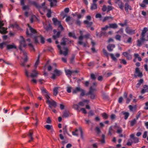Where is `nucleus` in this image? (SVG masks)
<instances>
[{"mask_svg":"<svg viewBox=\"0 0 148 148\" xmlns=\"http://www.w3.org/2000/svg\"><path fill=\"white\" fill-rule=\"evenodd\" d=\"M146 92H148V85H145L143 86V88L141 91V93L144 94Z\"/></svg>","mask_w":148,"mask_h":148,"instance_id":"obj_11","label":"nucleus"},{"mask_svg":"<svg viewBox=\"0 0 148 148\" xmlns=\"http://www.w3.org/2000/svg\"><path fill=\"white\" fill-rule=\"evenodd\" d=\"M6 45V42H3L0 43V48L2 49L4 47V46Z\"/></svg>","mask_w":148,"mask_h":148,"instance_id":"obj_49","label":"nucleus"},{"mask_svg":"<svg viewBox=\"0 0 148 148\" xmlns=\"http://www.w3.org/2000/svg\"><path fill=\"white\" fill-rule=\"evenodd\" d=\"M122 113H123V114L124 116V119L125 120H127L130 115L129 112H122Z\"/></svg>","mask_w":148,"mask_h":148,"instance_id":"obj_26","label":"nucleus"},{"mask_svg":"<svg viewBox=\"0 0 148 148\" xmlns=\"http://www.w3.org/2000/svg\"><path fill=\"white\" fill-rule=\"evenodd\" d=\"M62 40V41L60 42V45H62L65 46L66 44V41L65 40V38H63Z\"/></svg>","mask_w":148,"mask_h":148,"instance_id":"obj_37","label":"nucleus"},{"mask_svg":"<svg viewBox=\"0 0 148 148\" xmlns=\"http://www.w3.org/2000/svg\"><path fill=\"white\" fill-rule=\"evenodd\" d=\"M26 46V45L25 44V40H22L20 41V45L19 47V49L21 51H24L23 50L22 47H25Z\"/></svg>","mask_w":148,"mask_h":148,"instance_id":"obj_8","label":"nucleus"},{"mask_svg":"<svg viewBox=\"0 0 148 148\" xmlns=\"http://www.w3.org/2000/svg\"><path fill=\"white\" fill-rule=\"evenodd\" d=\"M109 28L114 29L117 28L118 27L116 23L109 24Z\"/></svg>","mask_w":148,"mask_h":148,"instance_id":"obj_20","label":"nucleus"},{"mask_svg":"<svg viewBox=\"0 0 148 148\" xmlns=\"http://www.w3.org/2000/svg\"><path fill=\"white\" fill-rule=\"evenodd\" d=\"M33 134V133L32 130H30L28 135V136L30 139L28 141L29 142H30L31 141H32L33 140V138L32 137Z\"/></svg>","mask_w":148,"mask_h":148,"instance_id":"obj_17","label":"nucleus"},{"mask_svg":"<svg viewBox=\"0 0 148 148\" xmlns=\"http://www.w3.org/2000/svg\"><path fill=\"white\" fill-rule=\"evenodd\" d=\"M46 103L49 105V110H50L52 109L53 106L54 108L56 107L57 106V103L54 100L51 99V100H48L46 101Z\"/></svg>","mask_w":148,"mask_h":148,"instance_id":"obj_1","label":"nucleus"},{"mask_svg":"<svg viewBox=\"0 0 148 148\" xmlns=\"http://www.w3.org/2000/svg\"><path fill=\"white\" fill-rule=\"evenodd\" d=\"M61 32L60 31H58L57 32L56 34L53 35L52 36L53 38L55 40H56L57 38H58L60 35Z\"/></svg>","mask_w":148,"mask_h":148,"instance_id":"obj_25","label":"nucleus"},{"mask_svg":"<svg viewBox=\"0 0 148 148\" xmlns=\"http://www.w3.org/2000/svg\"><path fill=\"white\" fill-rule=\"evenodd\" d=\"M83 40H78V44L80 45H83L84 47H86V44L83 41Z\"/></svg>","mask_w":148,"mask_h":148,"instance_id":"obj_31","label":"nucleus"},{"mask_svg":"<svg viewBox=\"0 0 148 148\" xmlns=\"http://www.w3.org/2000/svg\"><path fill=\"white\" fill-rule=\"evenodd\" d=\"M41 90L42 94L45 96V97L47 99V100H49V99L50 98V97L48 95V93L46 90L44 88H42L41 89Z\"/></svg>","mask_w":148,"mask_h":148,"instance_id":"obj_7","label":"nucleus"},{"mask_svg":"<svg viewBox=\"0 0 148 148\" xmlns=\"http://www.w3.org/2000/svg\"><path fill=\"white\" fill-rule=\"evenodd\" d=\"M28 45L29 46L30 48V50L31 51H35V49L34 48L33 45L31 43H29L28 44Z\"/></svg>","mask_w":148,"mask_h":148,"instance_id":"obj_35","label":"nucleus"},{"mask_svg":"<svg viewBox=\"0 0 148 148\" xmlns=\"http://www.w3.org/2000/svg\"><path fill=\"white\" fill-rule=\"evenodd\" d=\"M68 35L69 37H73L75 39H76L77 38V37L75 36V34L73 33L72 32H69V33Z\"/></svg>","mask_w":148,"mask_h":148,"instance_id":"obj_38","label":"nucleus"},{"mask_svg":"<svg viewBox=\"0 0 148 148\" xmlns=\"http://www.w3.org/2000/svg\"><path fill=\"white\" fill-rule=\"evenodd\" d=\"M106 32L104 31L103 32L101 31L100 32V34L99 35V37L100 38H101V37L103 36H105L106 34Z\"/></svg>","mask_w":148,"mask_h":148,"instance_id":"obj_50","label":"nucleus"},{"mask_svg":"<svg viewBox=\"0 0 148 148\" xmlns=\"http://www.w3.org/2000/svg\"><path fill=\"white\" fill-rule=\"evenodd\" d=\"M94 91L93 90V88L92 86H91L89 89V90L88 93H86V95H89V94H93Z\"/></svg>","mask_w":148,"mask_h":148,"instance_id":"obj_41","label":"nucleus"},{"mask_svg":"<svg viewBox=\"0 0 148 148\" xmlns=\"http://www.w3.org/2000/svg\"><path fill=\"white\" fill-rule=\"evenodd\" d=\"M83 23L85 24L86 25V27L87 28H90V27H91L92 26L93 24L92 22H89V21L87 20L84 21L83 22Z\"/></svg>","mask_w":148,"mask_h":148,"instance_id":"obj_13","label":"nucleus"},{"mask_svg":"<svg viewBox=\"0 0 148 148\" xmlns=\"http://www.w3.org/2000/svg\"><path fill=\"white\" fill-rule=\"evenodd\" d=\"M80 92H81L80 95L81 96H83L85 95H86V94L85 93V90L83 89H81Z\"/></svg>","mask_w":148,"mask_h":148,"instance_id":"obj_46","label":"nucleus"},{"mask_svg":"<svg viewBox=\"0 0 148 148\" xmlns=\"http://www.w3.org/2000/svg\"><path fill=\"white\" fill-rule=\"evenodd\" d=\"M51 11L50 10H49L48 11V12L47 13V15L48 17L50 18L51 17Z\"/></svg>","mask_w":148,"mask_h":148,"instance_id":"obj_59","label":"nucleus"},{"mask_svg":"<svg viewBox=\"0 0 148 148\" xmlns=\"http://www.w3.org/2000/svg\"><path fill=\"white\" fill-rule=\"evenodd\" d=\"M7 29L4 27H2L1 28V32H0L1 34H6L7 33Z\"/></svg>","mask_w":148,"mask_h":148,"instance_id":"obj_43","label":"nucleus"},{"mask_svg":"<svg viewBox=\"0 0 148 148\" xmlns=\"http://www.w3.org/2000/svg\"><path fill=\"white\" fill-rule=\"evenodd\" d=\"M115 47L114 44H109L107 46V49L109 52H112L113 50V49Z\"/></svg>","mask_w":148,"mask_h":148,"instance_id":"obj_12","label":"nucleus"},{"mask_svg":"<svg viewBox=\"0 0 148 148\" xmlns=\"http://www.w3.org/2000/svg\"><path fill=\"white\" fill-rule=\"evenodd\" d=\"M133 142L135 143H136L138 142L139 139L138 138L135 137L132 139Z\"/></svg>","mask_w":148,"mask_h":148,"instance_id":"obj_52","label":"nucleus"},{"mask_svg":"<svg viewBox=\"0 0 148 148\" xmlns=\"http://www.w3.org/2000/svg\"><path fill=\"white\" fill-rule=\"evenodd\" d=\"M103 52L104 55L106 56L108 58V56L109 55H110L111 58L114 61H116V59L114 56V55L113 53H110L109 54L108 53L107 51L105 49H103Z\"/></svg>","mask_w":148,"mask_h":148,"instance_id":"obj_4","label":"nucleus"},{"mask_svg":"<svg viewBox=\"0 0 148 148\" xmlns=\"http://www.w3.org/2000/svg\"><path fill=\"white\" fill-rule=\"evenodd\" d=\"M122 128L121 127H120L117 130L116 133L118 134H120L122 132Z\"/></svg>","mask_w":148,"mask_h":148,"instance_id":"obj_62","label":"nucleus"},{"mask_svg":"<svg viewBox=\"0 0 148 148\" xmlns=\"http://www.w3.org/2000/svg\"><path fill=\"white\" fill-rule=\"evenodd\" d=\"M122 55L125 57L127 60H131L132 59V56L127 52H123Z\"/></svg>","mask_w":148,"mask_h":148,"instance_id":"obj_10","label":"nucleus"},{"mask_svg":"<svg viewBox=\"0 0 148 148\" xmlns=\"http://www.w3.org/2000/svg\"><path fill=\"white\" fill-rule=\"evenodd\" d=\"M44 127L48 130H50L51 129V127H52V125H45Z\"/></svg>","mask_w":148,"mask_h":148,"instance_id":"obj_63","label":"nucleus"},{"mask_svg":"<svg viewBox=\"0 0 148 148\" xmlns=\"http://www.w3.org/2000/svg\"><path fill=\"white\" fill-rule=\"evenodd\" d=\"M73 108L74 109H75V110H77V111H80V110H79V105L78 104H74L73 105Z\"/></svg>","mask_w":148,"mask_h":148,"instance_id":"obj_39","label":"nucleus"},{"mask_svg":"<svg viewBox=\"0 0 148 148\" xmlns=\"http://www.w3.org/2000/svg\"><path fill=\"white\" fill-rule=\"evenodd\" d=\"M114 8L110 5H108L107 7V12H108L114 9Z\"/></svg>","mask_w":148,"mask_h":148,"instance_id":"obj_47","label":"nucleus"},{"mask_svg":"<svg viewBox=\"0 0 148 148\" xmlns=\"http://www.w3.org/2000/svg\"><path fill=\"white\" fill-rule=\"evenodd\" d=\"M120 60L121 61L120 63L124 65H126L127 63L126 60L124 59H120Z\"/></svg>","mask_w":148,"mask_h":148,"instance_id":"obj_55","label":"nucleus"},{"mask_svg":"<svg viewBox=\"0 0 148 148\" xmlns=\"http://www.w3.org/2000/svg\"><path fill=\"white\" fill-rule=\"evenodd\" d=\"M72 88L71 87L68 86L66 87V91L68 93H70L71 92V89Z\"/></svg>","mask_w":148,"mask_h":148,"instance_id":"obj_53","label":"nucleus"},{"mask_svg":"<svg viewBox=\"0 0 148 148\" xmlns=\"http://www.w3.org/2000/svg\"><path fill=\"white\" fill-rule=\"evenodd\" d=\"M53 24L55 25H58L61 23L60 21H58V19L56 18H53L52 19Z\"/></svg>","mask_w":148,"mask_h":148,"instance_id":"obj_15","label":"nucleus"},{"mask_svg":"<svg viewBox=\"0 0 148 148\" xmlns=\"http://www.w3.org/2000/svg\"><path fill=\"white\" fill-rule=\"evenodd\" d=\"M95 130L98 134L101 133V131L99 128L98 127H96L95 128Z\"/></svg>","mask_w":148,"mask_h":148,"instance_id":"obj_64","label":"nucleus"},{"mask_svg":"<svg viewBox=\"0 0 148 148\" xmlns=\"http://www.w3.org/2000/svg\"><path fill=\"white\" fill-rule=\"evenodd\" d=\"M65 73L66 75H69L70 76H71L72 73V71H71L69 69L65 70Z\"/></svg>","mask_w":148,"mask_h":148,"instance_id":"obj_30","label":"nucleus"},{"mask_svg":"<svg viewBox=\"0 0 148 148\" xmlns=\"http://www.w3.org/2000/svg\"><path fill=\"white\" fill-rule=\"evenodd\" d=\"M39 36L40 38V42L42 44H44L45 42V39L41 35H40Z\"/></svg>","mask_w":148,"mask_h":148,"instance_id":"obj_44","label":"nucleus"},{"mask_svg":"<svg viewBox=\"0 0 148 148\" xmlns=\"http://www.w3.org/2000/svg\"><path fill=\"white\" fill-rule=\"evenodd\" d=\"M81 89L79 87H76L73 91V94H76L78 92H80Z\"/></svg>","mask_w":148,"mask_h":148,"instance_id":"obj_21","label":"nucleus"},{"mask_svg":"<svg viewBox=\"0 0 148 148\" xmlns=\"http://www.w3.org/2000/svg\"><path fill=\"white\" fill-rule=\"evenodd\" d=\"M113 19V17L111 16H107L105 17L102 20V21L103 22H104L108 20V19Z\"/></svg>","mask_w":148,"mask_h":148,"instance_id":"obj_34","label":"nucleus"},{"mask_svg":"<svg viewBox=\"0 0 148 148\" xmlns=\"http://www.w3.org/2000/svg\"><path fill=\"white\" fill-rule=\"evenodd\" d=\"M125 31L127 33L132 35L135 33V30H132L130 29L128 27H127L125 29Z\"/></svg>","mask_w":148,"mask_h":148,"instance_id":"obj_9","label":"nucleus"},{"mask_svg":"<svg viewBox=\"0 0 148 148\" xmlns=\"http://www.w3.org/2000/svg\"><path fill=\"white\" fill-rule=\"evenodd\" d=\"M53 72L56 75V76H60L62 73V72L61 70H58L57 69L54 70Z\"/></svg>","mask_w":148,"mask_h":148,"instance_id":"obj_16","label":"nucleus"},{"mask_svg":"<svg viewBox=\"0 0 148 148\" xmlns=\"http://www.w3.org/2000/svg\"><path fill=\"white\" fill-rule=\"evenodd\" d=\"M59 88V87H55L53 89V94L55 96H56L58 93V90Z\"/></svg>","mask_w":148,"mask_h":148,"instance_id":"obj_27","label":"nucleus"},{"mask_svg":"<svg viewBox=\"0 0 148 148\" xmlns=\"http://www.w3.org/2000/svg\"><path fill=\"white\" fill-rule=\"evenodd\" d=\"M144 82L143 79H140L138 81V83L136 85V87L138 88L140 87L141 84H142Z\"/></svg>","mask_w":148,"mask_h":148,"instance_id":"obj_24","label":"nucleus"},{"mask_svg":"<svg viewBox=\"0 0 148 148\" xmlns=\"http://www.w3.org/2000/svg\"><path fill=\"white\" fill-rule=\"evenodd\" d=\"M23 55L25 58L23 59L24 61V62H26L28 60V57L27 56V53L25 51H23Z\"/></svg>","mask_w":148,"mask_h":148,"instance_id":"obj_29","label":"nucleus"},{"mask_svg":"<svg viewBox=\"0 0 148 148\" xmlns=\"http://www.w3.org/2000/svg\"><path fill=\"white\" fill-rule=\"evenodd\" d=\"M57 47L60 50L59 53L60 55L62 54L63 53V51H62L61 49V47L59 45H58L57 46Z\"/></svg>","mask_w":148,"mask_h":148,"instance_id":"obj_61","label":"nucleus"},{"mask_svg":"<svg viewBox=\"0 0 148 148\" xmlns=\"http://www.w3.org/2000/svg\"><path fill=\"white\" fill-rule=\"evenodd\" d=\"M27 26L31 33H29L27 29L26 32V34L28 36L32 37V34H36L37 33V31L31 27L29 24H27Z\"/></svg>","mask_w":148,"mask_h":148,"instance_id":"obj_2","label":"nucleus"},{"mask_svg":"<svg viewBox=\"0 0 148 148\" xmlns=\"http://www.w3.org/2000/svg\"><path fill=\"white\" fill-rule=\"evenodd\" d=\"M70 114L69 112L67 110L64 111L62 113V117L64 118L68 117Z\"/></svg>","mask_w":148,"mask_h":148,"instance_id":"obj_14","label":"nucleus"},{"mask_svg":"<svg viewBox=\"0 0 148 148\" xmlns=\"http://www.w3.org/2000/svg\"><path fill=\"white\" fill-rule=\"evenodd\" d=\"M125 8L126 12H128V10H131V8L127 3H126L125 5Z\"/></svg>","mask_w":148,"mask_h":148,"instance_id":"obj_19","label":"nucleus"},{"mask_svg":"<svg viewBox=\"0 0 148 148\" xmlns=\"http://www.w3.org/2000/svg\"><path fill=\"white\" fill-rule=\"evenodd\" d=\"M130 121V125L131 126H133L136 123V119H135Z\"/></svg>","mask_w":148,"mask_h":148,"instance_id":"obj_40","label":"nucleus"},{"mask_svg":"<svg viewBox=\"0 0 148 148\" xmlns=\"http://www.w3.org/2000/svg\"><path fill=\"white\" fill-rule=\"evenodd\" d=\"M121 36L119 35H116L115 37V38L116 40H118L120 41L121 40Z\"/></svg>","mask_w":148,"mask_h":148,"instance_id":"obj_58","label":"nucleus"},{"mask_svg":"<svg viewBox=\"0 0 148 148\" xmlns=\"http://www.w3.org/2000/svg\"><path fill=\"white\" fill-rule=\"evenodd\" d=\"M143 75L142 73L140 72L139 68L138 67L136 68L135 69V74H134V77H142Z\"/></svg>","mask_w":148,"mask_h":148,"instance_id":"obj_6","label":"nucleus"},{"mask_svg":"<svg viewBox=\"0 0 148 148\" xmlns=\"http://www.w3.org/2000/svg\"><path fill=\"white\" fill-rule=\"evenodd\" d=\"M29 8L28 5H23L22 7V9L23 10H25L26 9L29 10Z\"/></svg>","mask_w":148,"mask_h":148,"instance_id":"obj_60","label":"nucleus"},{"mask_svg":"<svg viewBox=\"0 0 148 148\" xmlns=\"http://www.w3.org/2000/svg\"><path fill=\"white\" fill-rule=\"evenodd\" d=\"M50 2V6L51 7H53V6H56V3L55 4H53V0H48Z\"/></svg>","mask_w":148,"mask_h":148,"instance_id":"obj_54","label":"nucleus"},{"mask_svg":"<svg viewBox=\"0 0 148 148\" xmlns=\"http://www.w3.org/2000/svg\"><path fill=\"white\" fill-rule=\"evenodd\" d=\"M102 116L103 117L104 119H106L108 118V114L104 112L102 114Z\"/></svg>","mask_w":148,"mask_h":148,"instance_id":"obj_51","label":"nucleus"},{"mask_svg":"<svg viewBox=\"0 0 148 148\" xmlns=\"http://www.w3.org/2000/svg\"><path fill=\"white\" fill-rule=\"evenodd\" d=\"M64 49L65 50V51L63 52L62 54L65 56H66L68 53V49L67 47H64Z\"/></svg>","mask_w":148,"mask_h":148,"instance_id":"obj_45","label":"nucleus"},{"mask_svg":"<svg viewBox=\"0 0 148 148\" xmlns=\"http://www.w3.org/2000/svg\"><path fill=\"white\" fill-rule=\"evenodd\" d=\"M44 27L47 31L51 30L52 29V27L50 24H49L48 25H45Z\"/></svg>","mask_w":148,"mask_h":148,"instance_id":"obj_23","label":"nucleus"},{"mask_svg":"<svg viewBox=\"0 0 148 148\" xmlns=\"http://www.w3.org/2000/svg\"><path fill=\"white\" fill-rule=\"evenodd\" d=\"M80 36L78 38V40H83L84 38V36L83 35V32L82 31L80 30L79 31Z\"/></svg>","mask_w":148,"mask_h":148,"instance_id":"obj_32","label":"nucleus"},{"mask_svg":"<svg viewBox=\"0 0 148 148\" xmlns=\"http://www.w3.org/2000/svg\"><path fill=\"white\" fill-rule=\"evenodd\" d=\"M119 0H117V1L116 2V3H117L118 4V5L119 7V8L121 10H123V3L121 2H117L118 1H119Z\"/></svg>","mask_w":148,"mask_h":148,"instance_id":"obj_18","label":"nucleus"},{"mask_svg":"<svg viewBox=\"0 0 148 148\" xmlns=\"http://www.w3.org/2000/svg\"><path fill=\"white\" fill-rule=\"evenodd\" d=\"M145 34H144L143 32H142L141 34V39L142 40H145Z\"/></svg>","mask_w":148,"mask_h":148,"instance_id":"obj_56","label":"nucleus"},{"mask_svg":"<svg viewBox=\"0 0 148 148\" xmlns=\"http://www.w3.org/2000/svg\"><path fill=\"white\" fill-rule=\"evenodd\" d=\"M75 58V56L73 55L70 59V61L71 63L73 64L74 62Z\"/></svg>","mask_w":148,"mask_h":148,"instance_id":"obj_42","label":"nucleus"},{"mask_svg":"<svg viewBox=\"0 0 148 148\" xmlns=\"http://www.w3.org/2000/svg\"><path fill=\"white\" fill-rule=\"evenodd\" d=\"M66 16V22H69L71 20V17L70 16H67L65 15L63 16V19Z\"/></svg>","mask_w":148,"mask_h":148,"instance_id":"obj_48","label":"nucleus"},{"mask_svg":"<svg viewBox=\"0 0 148 148\" xmlns=\"http://www.w3.org/2000/svg\"><path fill=\"white\" fill-rule=\"evenodd\" d=\"M97 8V5L95 3H92L90 7V9L91 10H95Z\"/></svg>","mask_w":148,"mask_h":148,"instance_id":"obj_36","label":"nucleus"},{"mask_svg":"<svg viewBox=\"0 0 148 148\" xmlns=\"http://www.w3.org/2000/svg\"><path fill=\"white\" fill-rule=\"evenodd\" d=\"M38 75L36 71L34 70L32 71V73L31 74V77H36Z\"/></svg>","mask_w":148,"mask_h":148,"instance_id":"obj_28","label":"nucleus"},{"mask_svg":"<svg viewBox=\"0 0 148 148\" xmlns=\"http://www.w3.org/2000/svg\"><path fill=\"white\" fill-rule=\"evenodd\" d=\"M78 131L80 132L81 134V138L82 140H84V138L83 136V132L82 129L81 127H79L78 129L75 130V132H72V134L73 136H78V134L77 133V132Z\"/></svg>","mask_w":148,"mask_h":148,"instance_id":"obj_3","label":"nucleus"},{"mask_svg":"<svg viewBox=\"0 0 148 148\" xmlns=\"http://www.w3.org/2000/svg\"><path fill=\"white\" fill-rule=\"evenodd\" d=\"M102 139L101 140V143H105V141L104 140L105 138V135L104 134H102Z\"/></svg>","mask_w":148,"mask_h":148,"instance_id":"obj_57","label":"nucleus"},{"mask_svg":"<svg viewBox=\"0 0 148 148\" xmlns=\"http://www.w3.org/2000/svg\"><path fill=\"white\" fill-rule=\"evenodd\" d=\"M145 41V40H142L141 39L140 40H137V45L139 47Z\"/></svg>","mask_w":148,"mask_h":148,"instance_id":"obj_33","label":"nucleus"},{"mask_svg":"<svg viewBox=\"0 0 148 148\" xmlns=\"http://www.w3.org/2000/svg\"><path fill=\"white\" fill-rule=\"evenodd\" d=\"M28 3L30 5H33L37 8L40 9L41 7L40 5L35 1L28 0Z\"/></svg>","mask_w":148,"mask_h":148,"instance_id":"obj_5","label":"nucleus"},{"mask_svg":"<svg viewBox=\"0 0 148 148\" xmlns=\"http://www.w3.org/2000/svg\"><path fill=\"white\" fill-rule=\"evenodd\" d=\"M7 48L8 50L12 49H16V47L14 45H7Z\"/></svg>","mask_w":148,"mask_h":148,"instance_id":"obj_22","label":"nucleus"}]
</instances>
